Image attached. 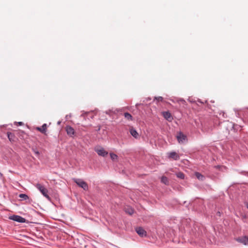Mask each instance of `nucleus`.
<instances>
[{
	"instance_id": "1",
	"label": "nucleus",
	"mask_w": 248,
	"mask_h": 248,
	"mask_svg": "<svg viewBox=\"0 0 248 248\" xmlns=\"http://www.w3.org/2000/svg\"><path fill=\"white\" fill-rule=\"evenodd\" d=\"M74 182H75L79 186L82 188L84 190H87L88 189L87 184L81 179H73Z\"/></svg>"
},
{
	"instance_id": "2",
	"label": "nucleus",
	"mask_w": 248,
	"mask_h": 248,
	"mask_svg": "<svg viewBox=\"0 0 248 248\" xmlns=\"http://www.w3.org/2000/svg\"><path fill=\"white\" fill-rule=\"evenodd\" d=\"M36 187L40 190L41 193L47 199H49V196L47 194L48 190L43 186L41 184H38L36 185Z\"/></svg>"
},
{
	"instance_id": "3",
	"label": "nucleus",
	"mask_w": 248,
	"mask_h": 248,
	"mask_svg": "<svg viewBox=\"0 0 248 248\" xmlns=\"http://www.w3.org/2000/svg\"><path fill=\"white\" fill-rule=\"evenodd\" d=\"M95 152L98 154L99 155L102 156H106L108 153L105 150L101 147H97L95 148Z\"/></svg>"
},
{
	"instance_id": "4",
	"label": "nucleus",
	"mask_w": 248,
	"mask_h": 248,
	"mask_svg": "<svg viewBox=\"0 0 248 248\" xmlns=\"http://www.w3.org/2000/svg\"><path fill=\"white\" fill-rule=\"evenodd\" d=\"M235 240L245 245H248V236L239 237L235 238Z\"/></svg>"
},
{
	"instance_id": "5",
	"label": "nucleus",
	"mask_w": 248,
	"mask_h": 248,
	"mask_svg": "<svg viewBox=\"0 0 248 248\" xmlns=\"http://www.w3.org/2000/svg\"><path fill=\"white\" fill-rule=\"evenodd\" d=\"M168 157L174 160H179L180 156L179 155L175 152H171L168 154Z\"/></svg>"
},
{
	"instance_id": "6",
	"label": "nucleus",
	"mask_w": 248,
	"mask_h": 248,
	"mask_svg": "<svg viewBox=\"0 0 248 248\" xmlns=\"http://www.w3.org/2000/svg\"><path fill=\"white\" fill-rule=\"evenodd\" d=\"M10 218L18 222H25L26 221V219L24 218L16 215L10 217Z\"/></svg>"
},
{
	"instance_id": "7",
	"label": "nucleus",
	"mask_w": 248,
	"mask_h": 248,
	"mask_svg": "<svg viewBox=\"0 0 248 248\" xmlns=\"http://www.w3.org/2000/svg\"><path fill=\"white\" fill-rule=\"evenodd\" d=\"M65 130L68 135L71 137H74L75 132L74 129L73 127L70 126H67L65 127Z\"/></svg>"
},
{
	"instance_id": "8",
	"label": "nucleus",
	"mask_w": 248,
	"mask_h": 248,
	"mask_svg": "<svg viewBox=\"0 0 248 248\" xmlns=\"http://www.w3.org/2000/svg\"><path fill=\"white\" fill-rule=\"evenodd\" d=\"M136 232L141 237L146 235V232L141 227H137L136 229Z\"/></svg>"
},
{
	"instance_id": "9",
	"label": "nucleus",
	"mask_w": 248,
	"mask_h": 248,
	"mask_svg": "<svg viewBox=\"0 0 248 248\" xmlns=\"http://www.w3.org/2000/svg\"><path fill=\"white\" fill-rule=\"evenodd\" d=\"M186 136L184 135L182 132H179L177 136V139L179 143L183 142L186 140Z\"/></svg>"
},
{
	"instance_id": "10",
	"label": "nucleus",
	"mask_w": 248,
	"mask_h": 248,
	"mask_svg": "<svg viewBox=\"0 0 248 248\" xmlns=\"http://www.w3.org/2000/svg\"><path fill=\"white\" fill-rule=\"evenodd\" d=\"M162 114L163 117L169 121H171L173 119L169 111H164L162 112Z\"/></svg>"
},
{
	"instance_id": "11",
	"label": "nucleus",
	"mask_w": 248,
	"mask_h": 248,
	"mask_svg": "<svg viewBox=\"0 0 248 248\" xmlns=\"http://www.w3.org/2000/svg\"><path fill=\"white\" fill-rule=\"evenodd\" d=\"M36 129L40 131V132L43 133V134H46V129H47V125H46V124H44L41 127H37L36 128Z\"/></svg>"
},
{
	"instance_id": "12",
	"label": "nucleus",
	"mask_w": 248,
	"mask_h": 248,
	"mask_svg": "<svg viewBox=\"0 0 248 248\" xmlns=\"http://www.w3.org/2000/svg\"><path fill=\"white\" fill-rule=\"evenodd\" d=\"M130 131V133L131 135L133 137H134L135 138L138 139L139 138V134H138V133L133 127H131L130 129V131Z\"/></svg>"
},
{
	"instance_id": "13",
	"label": "nucleus",
	"mask_w": 248,
	"mask_h": 248,
	"mask_svg": "<svg viewBox=\"0 0 248 248\" xmlns=\"http://www.w3.org/2000/svg\"><path fill=\"white\" fill-rule=\"evenodd\" d=\"M7 136H8V138L9 139V140L10 141H15V136L14 134L11 133V132H8Z\"/></svg>"
},
{
	"instance_id": "14",
	"label": "nucleus",
	"mask_w": 248,
	"mask_h": 248,
	"mask_svg": "<svg viewBox=\"0 0 248 248\" xmlns=\"http://www.w3.org/2000/svg\"><path fill=\"white\" fill-rule=\"evenodd\" d=\"M124 116L125 119L129 121H132L133 117L132 115L128 112H125L124 113Z\"/></svg>"
},
{
	"instance_id": "15",
	"label": "nucleus",
	"mask_w": 248,
	"mask_h": 248,
	"mask_svg": "<svg viewBox=\"0 0 248 248\" xmlns=\"http://www.w3.org/2000/svg\"><path fill=\"white\" fill-rule=\"evenodd\" d=\"M125 211L127 214L131 215L134 213V210L130 207L125 208Z\"/></svg>"
},
{
	"instance_id": "16",
	"label": "nucleus",
	"mask_w": 248,
	"mask_h": 248,
	"mask_svg": "<svg viewBox=\"0 0 248 248\" xmlns=\"http://www.w3.org/2000/svg\"><path fill=\"white\" fill-rule=\"evenodd\" d=\"M195 176L199 180L202 181L204 179V177L201 173L198 172L195 173Z\"/></svg>"
},
{
	"instance_id": "17",
	"label": "nucleus",
	"mask_w": 248,
	"mask_h": 248,
	"mask_svg": "<svg viewBox=\"0 0 248 248\" xmlns=\"http://www.w3.org/2000/svg\"><path fill=\"white\" fill-rule=\"evenodd\" d=\"M161 181L162 183L165 185H168L169 181L168 178L165 176H162L161 179Z\"/></svg>"
},
{
	"instance_id": "18",
	"label": "nucleus",
	"mask_w": 248,
	"mask_h": 248,
	"mask_svg": "<svg viewBox=\"0 0 248 248\" xmlns=\"http://www.w3.org/2000/svg\"><path fill=\"white\" fill-rule=\"evenodd\" d=\"M110 156L112 160H116L118 159V155L114 153H110Z\"/></svg>"
},
{
	"instance_id": "19",
	"label": "nucleus",
	"mask_w": 248,
	"mask_h": 248,
	"mask_svg": "<svg viewBox=\"0 0 248 248\" xmlns=\"http://www.w3.org/2000/svg\"><path fill=\"white\" fill-rule=\"evenodd\" d=\"M19 197L24 200H27L29 199V197L27 195L25 194H21L19 195Z\"/></svg>"
},
{
	"instance_id": "20",
	"label": "nucleus",
	"mask_w": 248,
	"mask_h": 248,
	"mask_svg": "<svg viewBox=\"0 0 248 248\" xmlns=\"http://www.w3.org/2000/svg\"><path fill=\"white\" fill-rule=\"evenodd\" d=\"M177 177L179 178H181V179H184V177H185V175L182 172H178V173H177Z\"/></svg>"
},
{
	"instance_id": "21",
	"label": "nucleus",
	"mask_w": 248,
	"mask_h": 248,
	"mask_svg": "<svg viewBox=\"0 0 248 248\" xmlns=\"http://www.w3.org/2000/svg\"><path fill=\"white\" fill-rule=\"evenodd\" d=\"M155 99H156L157 101H158V102H160H160H161V101H163V97H161V96L156 97H155Z\"/></svg>"
},
{
	"instance_id": "22",
	"label": "nucleus",
	"mask_w": 248,
	"mask_h": 248,
	"mask_svg": "<svg viewBox=\"0 0 248 248\" xmlns=\"http://www.w3.org/2000/svg\"><path fill=\"white\" fill-rule=\"evenodd\" d=\"M179 102L182 103V104H185L186 101L184 99H180L178 101Z\"/></svg>"
},
{
	"instance_id": "23",
	"label": "nucleus",
	"mask_w": 248,
	"mask_h": 248,
	"mask_svg": "<svg viewBox=\"0 0 248 248\" xmlns=\"http://www.w3.org/2000/svg\"><path fill=\"white\" fill-rule=\"evenodd\" d=\"M33 151L37 156H38L40 155L39 151H38L37 150L33 149Z\"/></svg>"
},
{
	"instance_id": "24",
	"label": "nucleus",
	"mask_w": 248,
	"mask_h": 248,
	"mask_svg": "<svg viewBox=\"0 0 248 248\" xmlns=\"http://www.w3.org/2000/svg\"><path fill=\"white\" fill-rule=\"evenodd\" d=\"M18 124L19 125H22L23 124V123L21 122H18Z\"/></svg>"
}]
</instances>
